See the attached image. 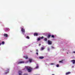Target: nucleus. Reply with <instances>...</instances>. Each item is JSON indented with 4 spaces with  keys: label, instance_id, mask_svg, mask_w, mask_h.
Listing matches in <instances>:
<instances>
[{
    "label": "nucleus",
    "instance_id": "f257e3e1",
    "mask_svg": "<svg viewBox=\"0 0 75 75\" xmlns=\"http://www.w3.org/2000/svg\"><path fill=\"white\" fill-rule=\"evenodd\" d=\"M25 69H27L28 72H31L33 70V68L30 67H25Z\"/></svg>",
    "mask_w": 75,
    "mask_h": 75
},
{
    "label": "nucleus",
    "instance_id": "f03ea898",
    "mask_svg": "<svg viewBox=\"0 0 75 75\" xmlns=\"http://www.w3.org/2000/svg\"><path fill=\"white\" fill-rule=\"evenodd\" d=\"M21 31L22 33H25V29L23 28H21Z\"/></svg>",
    "mask_w": 75,
    "mask_h": 75
},
{
    "label": "nucleus",
    "instance_id": "7ed1b4c3",
    "mask_svg": "<svg viewBox=\"0 0 75 75\" xmlns=\"http://www.w3.org/2000/svg\"><path fill=\"white\" fill-rule=\"evenodd\" d=\"M48 44L49 45H51V44H52V42L51 41H50V40H48Z\"/></svg>",
    "mask_w": 75,
    "mask_h": 75
},
{
    "label": "nucleus",
    "instance_id": "20e7f679",
    "mask_svg": "<svg viewBox=\"0 0 75 75\" xmlns=\"http://www.w3.org/2000/svg\"><path fill=\"white\" fill-rule=\"evenodd\" d=\"M18 73L19 74V75H22V73H23V72H22V71L21 70H19Z\"/></svg>",
    "mask_w": 75,
    "mask_h": 75
},
{
    "label": "nucleus",
    "instance_id": "39448f33",
    "mask_svg": "<svg viewBox=\"0 0 75 75\" xmlns=\"http://www.w3.org/2000/svg\"><path fill=\"white\" fill-rule=\"evenodd\" d=\"M24 61H20L18 63V64H24Z\"/></svg>",
    "mask_w": 75,
    "mask_h": 75
},
{
    "label": "nucleus",
    "instance_id": "423d86ee",
    "mask_svg": "<svg viewBox=\"0 0 75 75\" xmlns=\"http://www.w3.org/2000/svg\"><path fill=\"white\" fill-rule=\"evenodd\" d=\"M4 36L5 37H8V35H7V34H4Z\"/></svg>",
    "mask_w": 75,
    "mask_h": 75
},
{
    "label": "nucleus",
    "instance_id": "0eeeda50",
    "mask_svg": "<svg viewBox=\"0 0 75 75\" xmlns=\"http://www.w3.org/2000/svg\"><path fill=\"white\" fill-rule=\"evenodd\" d=\"M44 57L43 56H40L39 57V59H43Z\"/></svg>",
    "mask_w": 75,
    "mask_h": 75
},
{
    "label": "nucleus",
    "instance_id": "6e6552de",
    "mask_svg": "<svg viewBox=\"0 0 75 75\" xmlns=\"http://www.w3.org/2000/svg\"><path fill=\"white\" fill-rule=\"evenodd\" d=\"M38 35V34L37 33H34V36H37Z\"/></svg>",
    "mask_w": 75,
    "mask_h": 75
},
{
    "label": "nucleus",
    "instance_id": "1a4fd4ad",
    "mask_svg": "<svg viewBox=\"0 0 75 75\" xmlns=\"http://www.w3.org/2000/svg\"><path fill=\"white\" fill-rule=\"evenodd\" d=\"M71 74V72H68L67 73H66V75H69V74Z\"/></svg>",
    "mask_w": 75,
    "mask_h": 75
},
{
    "label": "nucleus",
    "instance_id": "9d476101",
    "mask_svg": "<svg viewBox=\"0 0 75 75\" xmlns=\"http://www.w3.org/2000/svg\"><path fill=\"white\" fill-rule=\"evenodd\" d=\"M71 62H73V64H74L75 63V60H71Z\"/></svg>",
    "mask_w": 75,
    "mask_h": 75
},
{
    "label": "nucleus",
    "instance_id": "9b49d317",
    "mask_svg": "<svg viewBox=\"0 0 75 75\" xmlns=\"http://www.w3.org/2000/svg\"><path fill=\"white\" fill-rule=\"evenodd\" d=\"M32 59H29V61L31 63L32 62Z\"/></svg>",
    "mask_w": 75,
    "mask_h": 75
},
{
    "label": "nucleus",
    "instance_id": "f8f14e48",
    "mask_svg": "<svg viewBox=\"0 0 75 75\" xmlns=\"http://www.w3.org/2000/svg\"><path fill=\"white\" fill-rule=\"evenodd\" d=\"M50 37H51V35H48L47 38H50Z\"/></svg>",
    "mask_w": 75,
    "mask_h": 75
},
{
    "label": "nucleus",
    "instance_id": "ddd939ff",
    "mask_svg": "<svg viewBox=\"0 0 75 75\" xmlns=\"http://www.w3.org/2000/svg\"><path fill=\"white\" fill-rule=\"evenodd\" d=\"M59 63H62L63 62V60L62 61H59Z\"/></svg>",
    "mask_w": 75,
    "mask_h": 75
},
{
    "label": "nucleus",
    "instance_id": "4468645a",
    "mask_svg": "<svg viewBox=\"0 0 75 75\" xmlns=\"http://www.w3.org/2000/svg\"><path fill=\"white\" fill-rule=\"evenodd\" d=\"M24 58H25L26 59H28V57L27 56H25Z\"/></svg>",
    "mask_w": 75,
    "mask_h": 75
},
{
    "label": "nucleus",
    "instance_id": "2eb2a0df",
    "mask_svg": "<svg viewBox=\"0 0 75 75\" xmlns=\"http://www.w3.org/2000/svg\"><path fill=\"white\" fill-rule=\"evenodd\" d=\"M44 41H47V39L46 38H45L44 39Z\"/></svg>",
    "mask_w": 75,
    "mask_h": 75
},
{
    "label": "nucleus",
    "instance_id": "dca6fc26",
    "mask_svg": "<svg viewBox=\"0 0 75 75\" xmlns=\"http://www.w3.org/2000/svg\"><path fill=\"white\" fill-rule=\"evenodd\" d=\"M26 38H27V39H30V37L28 36H27Z\"/></svg>",
    "mask_w": 75,
    "mask_h": 75
},
{
    "label": "nucleus",
    "instance_id": "f3484780",
    "mask_svg": "<svg viewBox=\"0 0 75 75\" xmlns=\"http://www.w3.org/2000/svg\"><path fill=\"white\" fill-rule=\"evenodd\" d=\"M8 71H7V70L6 71V72L5 73V74H8Z\"/></svg>",
    "mask_w": 75,
    "mask_h": 75
},
{
    "label": "nucleus",
    "instance_id": "a211bd4d",
    "mask_svg": "<svg viewBox=\"0 0 75 75\" xmlns=\"http://www.w3.org/2000/svg\"><path fill=\"white\" fill-rule=\"evenodd\" d=\"M40 39H43L44 38V37L42 36V37H40Z\"/></svg>",
    "mask_w": 75,
    "mask_h": 75
},
{
    "label": "nucleus",
    "instance_id": "6ab92c4d",
    "mask_svg": "<svg viewBox=\"0 0 75 75\" xmlns=\"http://www.w3.org/2000/svg\"><path fill=\"white\" fill-rule=\"evenodd\" d=\"M40 38H39L38 39V41H40Z\"/></svg>",
    "mask_w": 75,
    "mask_h": 75
},
{
    "label": "nucleus",
    "instance_id": "aec40b11",
    "mask_svg": "<svg viewBox=\"0 0 75 75\" xmlns=\"http://www.w3.org/2000/svg\"><path fill=\"white\" fill-rule=\"evenodd\" d=\"M1 44L2 45L4 44V42H2Z\"/></svg>",
    "mask_w": 75,
    "mask_h": 75
},
{
    "label": "nucleus",
    "instance_id": "412c9836",
    "mask_svg": "<svg viewBox=\"0 0 75 75\" xmlns=\"http://www.w3.org/2000/svg\"><path fill=\"white\" fill-rule=\"evenodd\" d=\"M44 47H42L41 49V51H42V50H44Z\"/></svg>",
    "mask_w": 75,
    "mask_h": 75
},
{
    "label": "nucleus",
    "instance_id": "4be33fe9",
    "mask_svg": "<svg viewBox=\"0 0 75 75\" xmlns=\"http://www.w3.org/2000/svg\"><path fill=\"white\" fill-rule=\"evenodd\" d=\"M52 38H55V36L54 35H52Z\"/></svg>",
    "mask_w": 75,
    "mask_h": 75
},
{
    "label": "nucleus",
    "instance_id": "5701e85b",
    "mask_svg": "<svg viewBox=\"0 0 75 75\" xmlns=\"http://www.w3.org/2000/svg\"><path fill=\"white\" fill-rule=\"evenodd\" d=\"M8 30V28H6V29L5 31H7V30Z\"/></svg>",
    "mask_w": 75,
    "mask_h": 75
},
{
    "label": "nucleus",
    "instance_id": "b1692460",
    "mask_svg": "<svg viewBox=\"0 0 75 75\" xmlns=\"http://www.w3.org/2000/svg\"><path fill=\"white\" fill-rule=\"evenodd\" d=\"M56 67H59V64H57V65H56Z\"/></svg>",
    "mask_w": 75,
    "mask_h": 75
},
{
    "label": "nucleus",
    "instance_id": "393cba45",
    "mask_svg": "<svg viewBox=\"0 0 75 75\" xmlns=\"http://www.w3.org/2000/svg\"><path fill=\"white\" fill-rule=\"evenodd\" d=\"M38 68V66H37L36 67V69H37V68Z\"/></svg>",
    "mask_w": 75,
    "mask_h": 75
},
{
    "label": "nucleus",
    "instance_id": "a878e982",
    "mask_svg": "<svg viewBox=\"0 0 75 75\" xmlns=\"http://www.w3.org/2000/svg\"><path fill=\"white\" fill-rule=\"evenodd\" d=\"M47 51H50V48H48L47 49Z\"/></svg>",
    "mask_w": 75,
    "mask_h": 75
},
{
    "label": "nucleus",
    "instance_id": "bb28decb",
    "mask_svg": "<svg viewBox=\"0 0 75 75\" xmlns=\"http://www.w3.org/2000/svg\"><path fill=\"white\" fill-rule=\"evenodd\" d=\"M52 48L54 49V47H53V46H52Z\"/></svg>",
    "mask_w": 75,
    "mask_h": 75
},
{
    "label": "nucleus",
    "instance_id": "cd10ccee",
    "mask_svg": "<svg viewBox=\"0 0 75 75\" xmlns=\"http://www.w3.org/2000/svg\"><path fill=\"white\" fill-rule=\"evenodd\" d=\"M54 63H51L50 64L51 65H54Z\"/></svg>",
    "mask_w": 75,
    "mask_h": 75
},
{
    "label": "nucleus",
    "instance_id": "c85d7f7f",
    "mask_svg": "<svg viewBox=\"0 0 75 75\" xmlns=\"http://www.w3.org/2000/svg\"><path fill=\"white\" fill-rule=\"evenodd\" d=\"M36 54H37V55H38V52H37L36 53Z\"/></svg>",
    "mask_w": 75,
    "mask_h": 75
},
{
    "label": "nucleus",
    "instance_id": "c756f323",
    "mask_svg": "<svg viewBox=\"0 0 75 75\" xmlns=\"http://www.w3.org/2000/svg\"><path fill=\"white\" fill-rule=\"evenodd\" d=\"M73 53H74V54H75V51L73 52Z\"/></svg>",
    "mask_w": 75,
    "mask_h": 75
},
{
    "label": "nucleus",
    "instance_id": "7c9ffc66",
    "mask_svg": "<svg viewBox=\"0 0 75 75\" xmlns=\"http://www.w3.org/2000/svg\"><path fill=\"white\" fill-rule=\"evenodd\" d=\"M36 51L37 52H38V50L36 49Z\"/></svg>",
    "mask_w": 75,
    "mask_h": 75
},
{
    "label": "nucleus",
    "instance_id": "2f4dec72",
    "mask_svg": "<svg viewBox=\"0 0 75 75\" xmlns=\"http://www.w3.org/2000/svg\"><path fill=\"white\" fill-rule=\"evenodd\" d=\"M1 45V42H0V45Z\"/></svg>",
    "mask_w": 75,
    "mask_h": 75
},
{
    "label": "nucleus",
    "instance_id": "473e14b6",
    "mask_svg": "<svg viewBox=\"0 0 75 75\" xmlns=\"http://www.w3.org/2000/svg\"><path fill=\"white\" fill-rule=\"evenodd\" d=\"M41 45V44H39V46H40Z\"/></svg>",
    "mask_w": 75,
    "mask_h": 75
},
{
    "label": "nucleus",
    "instance_id": "72a5a7b5",
    "mask_svg": "<svg viewBox=\"0 0 75 75\" xmlns=\"http://www.w3.org/2000/svg\"><path fill=\"white\" fill-rule=\"evenodd\" d=\"M29 61H27V62H28Z\"/></svg>",
    "mask_w": 75,
    "mask_h": 75
},
{
    "label": "nucleus",
    "instance_id": "f704fd0d",
    "mask_svg": "<svg viewBox=\"0 0 75 75\" xmlns=\"http://www.w3.org/2000/svg\"><path fill=\"white\" fill-rule=\"evenodd\" d=\"M52 75H54V74H52Z\"/></svg>",
    "mask_w": 75,
    "mask_h": 75
},
{
    "label": "nucleus",
    "instance_id": "c9c22d12",
    "mask_svg": "<svg viewBox=\"0 0 75 75\" xmlns=\"http://www.w3.org/2000/svg\"><path fill=\"white\" fill-rule=\"evenodd\" d=\"M67 54H68V52H67Z\"/></svg>",
    "mask_w": 75,
    "mask_h": 75
},
{
    "label": "nucleus",
    "instance_id": "e433bc0d",
    "mask_svg": "<svg viewBox=\"0 0 75 75\" xmlns=\"http://www.w3.org/2000/svg\"><path fill=\"white\" fill-rule=\"evenodd\" d=\"M30 52H32V51H30Z\"/></svg>",
    "mask_w": 75,
    "mask_h": 75
}]
</instances>
